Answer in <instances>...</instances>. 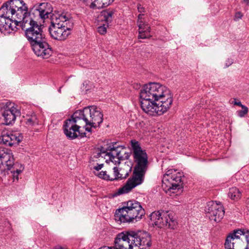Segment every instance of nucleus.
Segmentation results:
<instances>
[{
    "label": "nucleus",
    "instance_id": "obj_38",
    "mask_svg": "<svg viewBox=\"0 0 249 249\" xmlns=\"http://www.w3.org/2000/svg\"><path fill=\"white\" fill-rule=\"evenodd\" d=\"M54 249H67L66 248L61 247V246H58L55 247Z\"/></svg>",
    "mask_w": 249,
    "mask_h": 249
},
{
    "label": "nucleus",
    "instance_id": "obj_1",
    "mask_svg": "<svg viewBox=\"0 0 249 249\" xmlns=\"http://www.w3.org/2000/svg\"><path fill=\"white\" fill-rule=\"evenodd\" d=\"M142 109L150 116L161 115L166 112L173 103L170 90L158 83L144 85L140 93Z\"/></svg>",
    "mask_w": 249,
    "mask_h": 249
},
{
    "label": "nucleus",
    "instance_id": "obj_12",
    "mask_svg": "<svg viewBox=\"0 0 249 249\" xmlns=\"http://www.w3.org/2000/svg\"><path fill=\"white\" fill-rule=\"evenodd\" d=\"M1 108L3 109L2 115L4 118L5 125L12 124L15 123L17 116L20 115V110L14 106V103L10 102L2 103Z\"/></svg>",
    "mask_w": 249,
    "mask_h": 249
},
{
    "label": "nucleus",
    "instance_id": "obj_17",
    "mask_svg": "<svg viewBox=\"0 0 249 249\" xmlns=\"http://www.w3.org/2000/svg\"><path fill=\"white\" fill-rule=\"evenodd\" d=\"M132 166L130 162H125L122 164L118 168L117 167L113 168L114 179H122L126 178L131 171Z\"/></svg>",
    "mask_w": 249,
    "mask_h": 249
},
{
    "label": "nucleus",
    "instance_id": "obj_31",
    "mask_svg": "<svg viewBox=\"0 0 249 249\" xmlns=\"http://www.w3.org/2000/svg\"><path fill=\"white\" fill-rule=\"evenodd\" d=\"M137 9L140 13H144L145 12L144 8L141 4L137 5Z\"/></svg>",
    "mask_w": 249,
    "mask_h": 249
},
{
    "label": "nucleus",
    "instance_id": "obj_29",
    "mask_svg": "<svg viewBox=\"0 0 249 249\" xmlns=\"http://www.w3.org/2000/svg\"><path fill=\"white\" fill-rule=\"evenodd\" d=\"M98 32L101 35H104L107 32V28L105 25L99 26L98 28Z\"/></svg>",
    "mask_w": 249,
    "mask_h": 249
},
{
    "label": "nucleus",
    "instance_id": "obj_25",
    "mask_svg": "<svg viewBox=\"0 0 249 249\" xmlns=\"http://www.w3.org/2000/svg\"><path fill=\"white\" fill-rule=\"evenodd\" d=\"M38 124L39 121L35 115L31 116L26 119V124L28 126H35Z\"/></svg>",
    "mask_w": 249,
    "mask_h": 249
},
{
    "label": "nucleus",
    "instance_id": "obj_24",
    "mask_svg": "<svg viewBox=\"0 0 249 249\" xmlns=\"http://www.w3.org/2000/svg\"><path fill=\"white\" fill-rule=\"evenodd\" d=\"M114 13L113 9H107L102 12V16L104 17V19L107 22H110L112 20V16Z\"/></svg>",
    "mask_w": 249,
    "mask_h": 249
},
{
    "label": "nucleus",
    "instance_id": "obj_7",
    "mask_svg": "<svg viewBox=\"0 0 249 249\" xmlns=\"http://www.w3.org/2000/svg\"><path fill=\"white\" fill-rule=\"evenodd\" d=\"M69 15L63 13L53 18L49 31L51 36L54 39L63 41L71 34V23Z\"/></svg>",
    "mask_w": 249,
    "mask_h": 249
},
{
    "label": "nucleus",
    "instance_id": "obj_6",
    "mask_svg": "<svg viewBox=\"0 0 249 249\" xmlns=\"http://www.w3.org/2000/svg\"><path fill=\"white\" fill-rule=\"evenodd\" d=\"M26 4L22 0L7 1L0 8V16L13 18L14 22L20 24L30 14Z\"/></svg>",
    "mask_w": 249,
    "mask_h": 249
},
{
    "label": "nucleus",
    "instance_id": "obj_26",
    "mask_svg": "<svg viewBox=\"0 0 249 249\" xmlns=\"http://www.w3.org/2000/svg\"><path fill=\"white\" fill-rule=\"evenodd\" d=\"M95 174L100 178H103L106 180H114V178H111L109 175L107 174L106 171H101L99 172H95Z\"/></svg>",
    "mask_w": 249,
    "mask_h": 249
},
{
    "label": "nucleus",
    "instance_id": "obj_36",
    "mask_svg": "<svg viewBox=\"0 0 249 249\" xmlns=\"http://www.w3.org/2000/svg\"><path fill=\"white\" fill-rule=\"evenodd\" d=\"M99 249H115V245L113 247H109L105 246V247L100 248Z\"/></svg>",
    "mask_w": 249,
    "mask_h": 249
},
{
    "label": "nucleus",
    "instance_id": "obj_3",
    "mask_svg": "<svg viewBox=\"0 0 249 249\" xmlns=\"http://www.w3.org/2000/svg\"><path fill=\"white\" fill-rule=\"evenodd\" d=\"M131 143L136 165L132 177L127 180L124 187L119 190V194L127 193L133 188L141 184L143 181L148 167V156L145 150H142L139 142L135 140H131Z\"/></svg>",
    "mask_w": 249,
    "mask_h": 249
},
{
    "label": "nucleus",
    "instance_id": "obj_2",
    "mask_svg": "<svg viewBox=\"0 0 249 249\" xmlns=\"http://www.w3.org/2000/svg\"><path fill=\"white\" fill-rule=\"evenodd\" d=\"M103 121V114L96 106L85 107L83 110L74 112L71 118L67 119L63 125L64 132L68 138L73 140L86 136V133L80 132V125L85 124L95 128L99 127Z\"/></svg>",
    "mask_w": 249,
    "mask_h": 249
},
{
    "label": "nucleus",
    "instance_id": "obj_39",
    "mask_svg": "<svg viewBox=\"0 0 249 249\" xmlns=\"http://www.w3.org/2000/svg\"><path fill=\"white\" fill-rule=\"evenodd\" d=\"M90 126V127H89L88 126L86 127V130L88 131V132H91V128L92 127H91V126Z\"/></svg>",
    "mask_w": 249,
    "mask_h": 249
},
{
    "label": "nucleus",
    "instance_id": "obj_8",
    "mask_svg": "<svg viewBox=\"0 0 249 249\" xmlns=\"http://www.w3.org/2000/svg\"><path fill=\"white\" fill-rule=\"evenodd\" d=\"M20 26L25 30V36L31 46L45 38L41 25L34 20L30 14L25 18Z\"/></svg>",
    "mask_w": 249,
    "mask_h": 249
},
{
    "label": "nucleus",
    "instance_id": "obj_15",
    "mask_svg": "<svg viewBox=\"0 0 249 249\" xmlns=\"http://www.w3.org/2000/svg\"><path fill=\"white\" fill-rule=\"evenodd\" d=\"M34 53L43 58H48L52 53V50L46 42V38L32 45Z\"/></svg>",
    "mask_w": 249,
    "mask_h": 249
},
{
    "label": "nucleus",
    "instance_id": "obj_22",
    "mask_svg": "<svg viewBox=\"0 0 249 249\" xmlns=\"http://www.w3.org/2000/svg\"><path fill=\"white\" fill-rule=\"evenodd\" d=\"M114 0H89L85 2L87 4H90L91 8L100 9L110 5Z\"/></svg>",
    "mask_w": 249,
    "mask_h": 249
},
{
    "label": "nucleus",
    "instance_id": "obj_28",
    "mask_svg": "<svg viewBox=\"0 0 249 249\" xmlns=\"http://www.w3.org/2000/svg\"><path fill=\"white\" fill-rule=\"evenodd\" d=\"M241 108L242 110L237 111L236 113L238 116L242 118L244 117L248 113L249 109L246 106H243V107Z\"/></svg>",
    "mask_w": 249,
    "mask_h": 249
},
{
    "label": "nucleus",
    "instance_id": "obj_5",
    "mask_svg": "<svg viewBox=\"0 0 249 249\" xmlns=\"http://www.w3.org/2000/svg\"><path fill=\"white\" fill-rule=\"evenodd\" d=\"M125 205L116 211L115 216L116 220L121 222H135L142 218L145 211L141 203L136 200H129L124 203Z\"/></svg>",
    "mask_w": 249,
    "mask_h": 249
},
{
    "label": "nucleus",
    "instance_id": "obj_14",
    "mask_svg": "<svg viewBox=\"0 0 249 249\" xmlns=\"http://www.w3.org/2000/svg\"><path fill=\"white\" fill-rule=\"evenodd\" d=\"M205 210L209 218L217 222L220 221L225 213L224 208L220 202H208Z\"/></svg>",
    "mask_w": 249,
    "mask_h": 249
},
{
    "label": "nucleus",
    "instance_id": "obj_34",
    "mask_svg": "<svg viewBox=\"0 0 249 249\" xmlns=\"http://www.w3.org/2000/svg\"><path fill=\"white\" fill-rule=\"evenodd\" d=\"M13 171H15V174H17V177H16V179L18 180V176L21 172V170L16 169V170H13Z\"/></svg>",
    "mask_w": 249,
    "mask_h": 249
},
{
    "label": "nucleus",
    "instance_id": "obj_35",
    "mask_svg": "<svg viewBox=\"0 0 249 249\" xmlns=\"http://www.w3.org/2000/svg\"><path fill=\"white\" fill-rule=\"evenodd\" d=\"M143 16V14H139L138 15V20H137V22H139V21H143L142 19V17Z\"/></svg>",
    "mask_w": 249,
    "mask_h": 249
},
{
    "label": "nucleus",
    "instance_id": "obj_18",
    "mask_svg": "<svg viewBox=\"0 0 249 249\" xmlns=\"http://www.w3.org/2000/svg\"><path fill=\"white\" fill-rule=\"evenodd\" d=\"M21 140L22 137L18 133H6L0 136V144H4L12 146L14 144H18Z\"/></svg>",
    "mask_w": 249,
    "mask_h": 249
},
{
    "label": "nucleus",
    "instance_id": "obj_13",
    "mask_svg": "<svg viewBox=\"0 0 249 249\" xmlns=\"http://www.w3.org/2000/svg\"><path fill=\"white\" fill-rule=\"evenodd\" d=\"M182 174L173 169L168 170L163 176L162 182L167 184L169 189L179 190L182 188Z\"/></svg>",
    "mask_w": 249,
    "mask_h": 249
},
{
    "label": "nucleus",
    "instance_id": "obj_23",
    "mask_svg": "<svg viewBox=\"0 0 249 249\" xmlns=\"http://www.w3.org/2000/svg\"><path fill=\"white\" fill-rule=\"evenodd\" d=\"M241 194L236 187H232L230 189L228 196L231 199L237 200L241 197Z\"/></svg>",
    "mask_w": 249,
    "mask_h": 249
},
{
    "label": "nucleus",
    "instance_id": "obj_11",
    "mask_svg": "<svg viewBox=\"0 0 249 249\" xmlns=\"http://www.w3.org/2000/svg\"><path fill=\"white\" fill-rule=\"evenodd\" d=\"M116 145V143L109 144V152L107 153L109 160L115 164H120L121 160L128 159L130 156V153L126 152L124 147Z\"/></svg>",
    "mask_w": 249,
    "mask_h": 249
},
{
    "label": "nucleus",
    "instance_id": "obj_19",
    "mask_svg": "<svg viewBox=\"0 0 249 249\" xmlns=\"http://www.w3.org/2000/svg\"><path fill=\"white\" fill-rule=\"evenodd\" d=\"M0 160L2 164H6L8 170H11L14 165L15 160L12 151L0 147Z\"/></svg>",
    "mask_w": 249,
    "mask_h": 249
},
{
    "label": "nucleus",
    "instance_id": "obj_41",
    "mask_svg": "<svg viewBox=\"0 0 249 249\" xmlns=\"http://www.w3.org/2000/svg\"><path fill=\"white\" fill-rule=\"evenodd\" d=\"M61 88H62V87H60L58 90L59 93L61 92Z\"/></svg>",
    "mask_w": 249,
    "mask_h": 249
},
{
    "label": "nucleus",
    "instance_id": "obj_16",
    "mask_svg": "<svg viewBox=\"0 0 249 249\" xmlns=\"http://www.w3.org/2000/svg\"><path fill=\"white\" fill-rule=\"evenodd\" d=\"M19 24L20 23L14 22L13 18L0 16V31L4 35L9 34L16 31Z\"/></svg>",
    "mask_w": 249,
    "mask_h": 249
},
{
    "label": "nucleus",
    "instance_id": "obj_20",
    "mask_svg": "<svg viewBox=\"0 0 249 249\" xmlns=\"http://www.w3.org/2000/svg\"><path fill=\"white\" fill-rule=\"evenodd\" d=\"M34 11L38 14V16L42 19L49 18V15L53 12V8L48 3H41L34 10Z\"/></svg>",
    "mask_w": 249,
    "mask_h": 249
},
{
    "label": "nucleus",
    "instance_id": "obj_30",
    "mask_svg": "<svg viewBox=\"0 0 249 249\" xmlns=\"http://www.w3.org/2000/svg\"><path fill=\"white\" fill-rule=\"evenodd\" d=\"M242 17H243L242 14L240 12H238L235 13L234 19L235 21H238L240 19H241Z\"/></svg>",
    "mask_w": 249,
    "mask_h": 249
},
{
    "label": "nucleus",
    "instance_id": "obj_27",
    "mask_svg": "<svg viewBox=\"0 0 249 249\" xmlns=\"http://www.w3.org/2000/svg\"><path fill=\"white\" fill-rule=\"evenodd\" d=\"M100 151V152L97 154L96 158H99L100 156L103 157L102 154H105V156H107V153L109 152L108 145H107L106 147L101 146Z\"/></svg>",
    "mask_w": 249,
    "mask_h": 249
},
{
    "label": "nucleus",
    "instance_id": "obj_4",
    "mask_svg": "<svg viewBox=\"0 0 249 249\" xmlns=\"http://www.w3.org/2000/svg\"><path fill=\"white\" fill-rule=\"evenodd\" d=\"M151 246V236L145 231L121 232L115 239V249H150Z\"/></svg>",
    "mask_w": 249,
    "mask_h": 249
},
{
    "label": "nucleus",
    "instance_id": "obj_32",
    "mask_svg": "<svg viewBox=\"0 0 249 249\" xmlns=\"http://www.w3.org/2000/svg\"><path fill=\"white\" fill-rule=\"evenodd\" d=\"M103 166V164H98L97 166H95L94 167V169L96 170L97 172H99V170L101 169V168Z\"/></svg>",
    "mask_w": 249,
    "mask_h": 249
},
{
    "label": "nucleus",
    "instance_id": "obj_40",
    "mask_svg": "<svg viewBox=\"0 0 249 249\" xmlns=\"http://www.w3.org/2000/svg\"><path fill=\"white\" fill-rule=\"evenodd\" d=\"M243 1L247 4L249 3V0H243Z\"/></svg>",
    "mask_w": 249,
    "mask_h": 249
},
{
    "label": "nucleus",
    "instance_id": "obj_9",
    "mask_svg": "<svg viewBox=\"0 0 249 249\" xmlns=\"http://www.w3.org/2000/svg\"><path fill=\"white\" fill-rule=\"evenodd\" d=\"M225 249H249V231L240 229L229 234L225 243Z\"/></svg>",
    "mask_w": 249,
    "mask_h": 249
},
{
    "label": "nucleus",
    "instance_id": "obj_10",
    "mask_svg": "<svg viewBox=\"0 0 249 249\" xmlns=\"http://www.w3.org/2000/svg\"><path fill=\"white\" fill-rule=\"evenodd\" d=\"M150 219L153 225L160 228L166 227L174 229L177 225V221L174 217L173 213L169 211H155L150 215Z\"/></svg>",
    "mask_w": 249,
    "mask_h": 249
},
{
    "label": "nucleus",
    "instance_id": "obj_21",
    "mask_svg": "<svg viewBox=\"0 0 249 249\" xmlns=\"http://www.w3.org/2000/svg\"><path fill=\"white\" fill-rule=\"evenodd\" d=\"M139 27V39L149 38L151 36L150 35L151 28L149 24L145 21L137 22Z\"/></svg>",
    "mask_w": 249,
    "mask_h": 249
},
{
    "label": "nucleus",
    "instance_id": "obj_33",
    "mask_svg": "<svg viewBox=\"0 0 249 249\" xmlns=\"http://www.w3.org/2000/svg\"><path fill=\"white\" fill-rule=\"evenodd\" d=\"M233 104L234 105H236V106H239L241 107H243V106H245V105H243L242 104L241 102L240 101H234L233 102Z\"/></svg>",
    "mask_w": 249,
    "mask_h": 249
},
{
    "label": "nucleus",
    "instance_id": "obj_37",
    "mask_svg": "<svg viewBox=\"0 0 249 249\" xmlns=\"http://www.w3.org/2000/svg\"><path fill=\"white\" fill-rule=\"evenodd\" d=\"M11 172L13 174V178L15 180L16 179V177H17V174H15V171H11Z\"/></svg>",
    "mask_w": 249,
    "mask_h": 249
}]
</instances>
